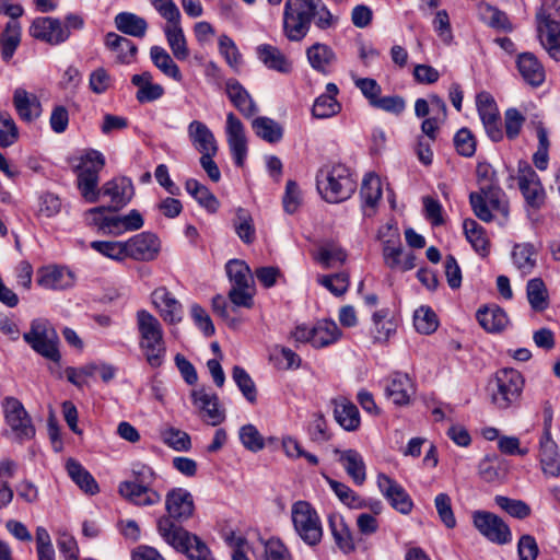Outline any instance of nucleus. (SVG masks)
<instances>
[{"mask_svg":"<svg viewBox=\"0 0 560 560\" xmlns=\"http://www.w3.org/2000/svg\"><path fill=\"white\" fill-rule=\"evenodd\" d=\"M232 377L246 400L254 405L257 401V388L249 374L241 366L233 368Z\"/></svg>","mask_w":560,"mask_h":560,"instance_id":"bf43d9fd","label":"nucleus"},{"mask_svg":"<svg viewBox=\"0 0 560 560\" xmlns=\"http://www.w3.org/2000/svg\"><path fill=\"white\" fill-rule=\"evenodd\" d=\"M136 319L140 336L139 346L148 364L151 368L161 366L166 354V346L160 320L147 310H139Z\"/></svg>","mask_w":560,"mask_h":560,"instance_id":"f257e3e1","label":"nucleus"},{"mask_svg":"<svg viewBox=\"0 0 560 560\" xmlns=\"http://www.w3.org/2000/svg\"><path fill=\"white\" fill-rule=\"evenodd\" d=\"M476 318L486 331L492 334L503 331L509 325V317L504 310L494 304L479 308Z\"/></svg>","mask_w":560,"mask_h":560,"instance_id":"c85d7f7f","label":"nucleus"},{"mask_svg":"<svg viewBox=\"0 0 560 560\" xmlns=\"http://www.w3.org/2000/svg\"><path fill=\"white\" fill-rule=\"evenodd\" d=\"M412 383L405 373H393L385 385L386 396L397 406H405L410 402Z\"/></svg>","mask_w":560,"mask_h":560,"instance_id":"bb28decb","label":"nucleus"},{"mask_svg":"<svg viewBox=\"0 0 560 560\" xmlns=\"http://www.w3.org/2000/svg\"><path fill=\"white\" fill-rule=\"evenodd\" d=\"M464 233L474 249L482 257L489 255L490 243L485 229L474 219H466L463 223Z\"/></svg>","mask_w":560,"mask_h":560,"instance_id":"79ce46f5","label":"nucleus"},{"mask_svg":"<svg viewBox=\"0 0 560 560\" xmlns=\"http://www.w3.org/2000/svg\"><path fill=\"white\" fill-rule=\"evenodd\" d=\"M30 34L50 45H59L70 36V32L63 28L61 21L50 16L35 19L30 27Z\"/></svg>","mask_w":560,"mask_h":560,"instance_id":"2eb2a0df","label":"nucleus"},{"mask_svg":"<svg viewBox=\"0 0 560 560\" xmlns=\"http://www.w3.org/2000/svg\"><path fill=\"white\" fill-rule=\"evenodd\" d=\"M162 439L165 444L177 452H186L191 447L190 436L176 428H167L162 432Z\"/></svg>","mask_w":560,"mask_h":560,"instance_id":"0e129e2a","label":"nucleus"},{"mask_svg":"<svg viewBox=\"0 0 560 560\" xmlns=\"http://www.w3.org/2000/svg\"><path fill=\"white\" fill-rule=\"evenodd\" d=\"M469 201L475 215L483 222L493 220L492 211L500 213L504 219L509 217V202L504 191L494 183H487L479 187V191L470 192Z\"/></svg>","mask_w":560,"mask_h":560,"instance_id":"39448f33","label":"nucleus"},{"mask_svg":"<svg viewBox=\"0 0 560 560\" xmlns=\"http://www.w3.org/2000/svg\"><path fill=\"white\" fill-rule=\"evenodd\" d=\"M164 33L175 59L178 61L186 60L189 57V49L184 31L180 26V20L166 24Z\"/></svg>","mask_w":560,"mask_h":560,"instance_id":"c9c22d12","label":"nucleus"},{"mask_svg":"<svg viewBox=\"0 0 560 560\" xmlns=\"http://www.w3.org/2000/svg\"><path fill=\"white\" fill-rule=\"evenodd\" d=\"M306 57L311 67L322 74H328L337 60L332 48L323 43H315L310 46L306 49Z\"/></svg>","mask_w":560,"mask_h":560,"instance_id":"c756f323","label":"nucleus"},{"mask_svg":"<svg viewBox=\"0 0 560 560\" xmlns=\"http://www.w3.org/2000/svg\"><path fill=\"white\" fill-rule=\"evenodd\" d=\"M377 487L390 505L401 514H409L413 503L406 490L385 474H378Z\"/></svg>","mask_w":560,"mask_h":560,"instance_id":"a211bd4d","label":"nucleus"},{"mask_svg":"<svg viewBox=\"0 0 560 560\" xmlns=\"http://www.w3.org/2000/svg\"><path fill=\"white\" fill-rule=\"evenodd\" d=\"M338 462L345 468L347 475L357 486H362L366 480V467L362 455L352 448L340 451L335 450Z\"/></svg>","mask_w":560,"mask_h":560,"instance_id":"a878e982","label":"nucleus"},{"mask_svg":"<svg viewBox=\"0 0 560 560\" xmlns=\"http://www.w3.org/2000/svg\"><path fill=\"white\" fill-rule=\"evenodd\" d=\"M23 339L40 355L54 362L60 361L61 355L57 348L58 336L48 320L34 319L30 331L23 335Z\"/></svg>","mask_w":560,"mask_h":560,"instance_id":"6e6552de","label":"nucleus"},{"mask_svg":"<svg viewBox=\"0 0 560 560\" xmlns=\"http://www.w3.org/2000/svg\"><path fill=\"white\" fill-rule=\"evenodd\" d=\"M252 127L259 138L269 143H276L282 139V127L271 118L257 117L253 120Z\"/></svg>","mask_w":560,"mask_h":560,"instance_id":"49530a36","label":"nucleus"},{"mask_svg":"<svg viewBox=\"0 0 560 560\" xmlns=\"http://www.w3.org/2000/svg\"><path fill=\"white\" fill-rule=\"evenodd\" d=\"M152 303L159 310L161 317L167 324H177L183 318L182 304L164 287L155 289L152 294Z\"/></svg>","mask_w":560,"mask_h":560,"instance_id":"aec40b11","label":"nucleus"},{"mask_svg":"<svg viewBox=\"0 0 560 560\" xmlns=\"http://www.w3.org/2000/svg\"><path fill=\"white\" fill-rule=\"evenodd\" d=\"M328 525L337 547L343 553L354 551L355 542L343 517L340 514L331 513L328 516Z\"/></svg>","mask_w":560,"mask_h":560,"instance_id":"473e14b6","label":"nucleus"},{"mask_svg":"<svg viewBox=\"0 0 560 560\" xmlns=\"http://www.w3.org/2000/svg\"><path fill=\"white\" fill-rule=\"evenodd\" d=\"M537 33L548 55L560 61V20H548L542 15V20L537 21Z\"/></svg>","mask_w":560,"mask_h":560,"instance_id":"4be33fe9","label":"nucleus"},{"mask_svg":"<svg viewBox=\"0 0 560 560\" xmlns=\"http://www.w3.org/2000/svg\"><path fill=\"white\" fill-rule=\"evenodd\" d=\"M219 50L228 65L237 71L241 66L242 56L233 39L228 35H221L219 38Z\"/></svg>","mask_w":560,"mask_h":560,"instance_id":"338daca9","label":"nucleus"},{"mask_svg":"<svg viewBox=\"0 0 560 560\" xmlns=\"http://www.w3.org/2000/svg\"><path fill=\"white\" fill-rule=\"evenodd\" d=\"M316 186L323 198L331 203L347 200L355 191L357 183L342 164L324 165L316 175Z\"/></svg>","mask_w":560,"mask_h":560,"instance_id":"f03ea898","label":"nucleus"},{"mask_svg":"<svg viewBox=\"0 0 560 560\" xmlns=\"http://www.w3.org/2000/svg\"><path fill=\"white\" fill-rule=\"evenodd\" d=\"M185 189L194 199L209 212H215L219 208V200L208 187L197 179L190 178L185 183Z\"/></svg>","mask_w":560,"mask_h":560,"instance_id":"a18cd8bd","label":"nucleus"},{"mask_svg":"<svg viewBox=\"0 0 560 560\" xmlns=\"http://www.w3.org/2000/svg\"><path fill=\"white\" fill-rule=\"evenodd\" d=\"M118 491L121 497L139 506L154 505L161 501L158 491L142 483L124 481L119 485Z\"/></svg>","mask_w":560,"mask_h":560,"instance_id":"b1692460","label":"nucleus"},{"mask_svg":"<svg viewBox=\"0 0 560 560\" xmlns=\"http://www.w3.org/2000/svg\"><path fill=\"white\" fill-rule=\"evenodd\" d=\"M194 405L200 410L207 422L213 427L222 423L225 419V412L219 407V397L217 394L198 388L191 393Z\"/></svg>","mask_w":560,"mask_h":560,"instance_id":"6ab92c4d","label":"nucleus"},{"mask_svg":"<svg viewBox=\"0 0 560 560\" xmlns=\"http://www.w3.org/2000/svg\"><path fill=\"white\" fill-rule=\"evenodd\" d=\"M514 265L524 275L532 272L536 266V249L529 243L515 244L512 250Z\"/></svg>","mask_w":560,"mask_h":560,"instance_id":"de8ad7c7","label":"nucleus"},{"mask_svg":"<svg viewBox=\"0 0 560 560\" xmlns=\"http://www.w3.org/2000/svg\"><path fill=\"white\" fill-rule=\"evenodd\" d=\"M160 536L176 551L186 555L189 560H214L206 542L185 528H174L168 521H162Z\"/></svg>","mask_w":560,"mask_h":560,"instance_id":"20e7f679","label":"nucleus"},{"mask_svg":"<svg viewBox=\"0 0 560 560\" xmlns=\"http://www.w3.org/2000/svg\"><path fill=\"white\" fill-rule=\"evenodd\" d=\"M360 195L364 205L374 207L382 197V184L380 177L372 173L365 175L362 182Z\"/></svg>","mask_w":560,"mask_h":560,"instance_id":"6e6d98bb","label":"nucleus"},{"mask_svg":"<svg viewBox=\"0 0 560 560\" xmlns=\"http://www.w3.org/2000/svg\"><path fill=\"white\" fill-rule=\"evenodd\" d=\"M291 520L299 537L308 546H316L323 538V526L316 510L307 501L292 504Z\"/></svg>","mask_w":560,"mask_h":560,"instance_id":"0eeeda50","label":"nucleus"},{"mask_svg":"<svg viewBox=\"0 0 560 560\" xmlns=\"http://www.w3.org/2000/svg\"><path fill=\"white\" fill-rule=\"evenodd\" d=\"M479 16L483 23L488 26L502 31H512V24L510 23L508 15L489 4L479 5Z\"/></svg>","mask_w":560,"mask_h":560,"instance_id":"3c124183","label":"nucleus"},{"mask_svg":"<svg viewBox=\"0 0 560 560\" xmlns=\"http://www.w3.org/2000/svg\"><path fill=\"white\" fill-rule=\"evenodd\" d=\"M517 69L525 82L539 86L545 81V69L532 52H523L517 57Z\"/></svg>","mask_w":560,"mask_h":560,"instance_id":"2f4dec72","label":"nucleus"},{"mask_svg":"<svg viewBox=\"0 0 560 560\" xmlns=\"http://www.w3.org/2000/svg\"><path fill=\"white\" fill-rule=\"evenodd\" d=\"M334 417L338 424L347 431H354L360 425L357 406L346 398L334 399Z\"/></svg>","mask_w":560,"mask_h":560,"instance_id":"f704fd0d","label":"nucleus"},{"mask_svg":"<svg viewBox=\"0 0 560 560\" xmlns=\"http://www.w3.org/2000/svg\"><path fill=\"white\" fill-rule=\"evenodd\" d=\"M314 0H285L282 30L290 42H301L308 33L316 14Z\"/></svg>","mask_w":560,"mask_h":560,"instance_id":"7ed1b4c3","label":"nucleus"},{"mask_svg":"<svg viewBox=\"0 0 560 560\" xmlns=\"http://www.w3.org/2000/svg\"><path fill=\"white\" fill-rule=\"evenodd\" d=\"M187 131L189 139L197 151L201 154H217L218 145L214 135L205 122L192 120L188 125Z\"/></svg>","mask_w":560,"mask_h":560,"instance_id":"cd10ccee","label":"nucleus"},{"mask_svg":"<svg viewBox=\"0 0 560 560\" xmlns=\"http://www.w3.org/2000/svg\"><path fill=\"white\" fill-rule=\"evenodd\" d=\"M225 93L235 108L246 118L253 117L258 108L246 89L236 80L225 82Z\"/></svg>","mask_w":560,"mask_h":560,"instance_id":"393cba45","label":"nucleus"},{"mask_svg":"<svg viewBox=\"0 0 560 560\" xmlns=\"http://www.w3.org/2000/svg\"><path fill=\"white\" fill-rule=\"evenodd\" d=\"M225 269L232 287H250L253 277L245 261L232 259L226 264Z\"/></svg>","mask_w":560,"mask_h":560,"instance_id":"603ef678","label":"nucleus"},{"mask_svg":"<svg viewBox=\"0 0 560 560\" xmlns=\"http://www.w3.org/2000/svg\"><path fill=\"white\" fill-rule=\"evenodd\" d=\"M166 515L158 520V533L162 521H168L174 528H184L180 524L189 520L195 512V503L191 493L183 488L170 490L165 497Z\"/></svg>","mask_w":560,"mask_h":560,"instance_id":"1a4fd4ad","label":"nucleus"},{"mask_svg":"<svg viewBox=\"0 0 560 560\" xmlns=\"http://www.w3.org/2000/svg\"><path fill=\"white\" fill-rule=\"evenodd\" d=\"M105 45L108 49L117 54V60L120 63H130L138 51V47L135 43L113 32L106 34Z\"/></svg>","mask_w":560,"mask_h":560,"instance_id":"ea45409f","label":"nucleus"},{"mask_svg":"<svg viewBox=\"0 0 560 560\" xmlns=\"http://www.w3.org/2000/svg\"><path fill=\"white\" fill-rule=\"evenodd\" d=\"M517 179L526 203L539 209L545 203L546 194L536 172L527 163L520 164Z\"/></svg>","mask_w":560,"mask_h":560,"instance_id":"ddd939ff","label":"nucleus"},{"mask_svg":"<svg viewBox=\"0 0 560 560\" xmlns=\"http://www.w3.org/2000/svg\"><path fill=\"white\" fill-rule=\"evenodd\" d=\"M2 407L5 421L15 438L20 442L32 440L35 436V428L22 402L15 397H5Z\"/></svg>","mask_w":560,"mask_h":560,"instance_id":"9d476101","label":"nucleus"},{"mask_svg":"<svg viewBox=\"0 0 560 560\" xmlns=\"http://www.w3.org/2000/svg\"><path fill=\"white\" fill-rule=\"evenodd\" d=\"M1 57L9 62L21 43V24L18 21H9L0 36Z\"/></svg>","mask_w":560,"mask_h":560,"instance_id":"c03bdc74","label":"nucleus"},{"mask_svg":"<svg viewBox=\"0 0 560 560\" xmlns=\"http://www.w3.org/2000/svg\"><path fill=\"white\" fill-rule=\"evenodd\" d=\"M101 195L110 199L109 211L117 212L125 208L135 195L132 182L125 177H115L101 187Z\"/></svg>","mask_w":560,"mask_h":560,"instance_id":"dca6fc26","label":"nucleus"},{"mask_svg":"<svg viewBox=\"0 0 560 560\" xmlns=\"http://www.w3.org/2000/svg\"><path fill=\"white\" fill-rule=\"evenodd\" d=\"M347 258L346 252L335 243H325L318 248L316 259L325 268L331 267L335 262H345Z\"/></svg>","mask_w":560,"mask_h":560,"instance_id":"680f3d73","label":"nucleus"},{"mask_svg":"<svg viewBox=\"0 0 560 560\" xmlns=\"http://www.w3.org/2000/svg\"><path fill=\"white\" fill-rule=\"evenodd\" d=\"M389 237L383 242V259L385 266L390 269H399L401 271L411 270L416 267V256L413 253L404 252L397 230H393L390 225L386 226Z\"/></svg>","mask_w":560,"mask_h":560,"instance_id":"9b49d317","label":"nucleus"},{"mask_svg":"<svg viewBox=\"0 0 560 560\" xmlns=\"http://www.w3.org/2000/svg\"><path fill=\"white\" fill-rule=\"evenodd\" d=\"M115 26L122 34L142 38L148 31L147 21L131 12H120L115 16Z\"/></svg>","mask_w":560,"mask_h":560,"instance_id":"58836bf2","label":"nucleus"},{"mask_svg":"<svg viewBox=\"0 0 560 560\" xmlns=\"http://www.w3.org/2000/svg\"><path fill=\"white\" fill-rule=\"evenodd\" d=\"M526 294L534 311L542 312L548 307V291L540 278H534L527 282Z\"/></svg>","mask_w":560,"mask_h":560,"instance_id":"09e8293b","label":"nucleus"},{"mask_svg":"<svg viewBox=\"0 0 560 560\" xmlns=\"http://www.w3.org/2000/svg\"><path fill=\"white\" fill-rule=\"evenodd\" d=\"M37 283L47 290H65L74 284V276L65 267L47 266L38 270Z\"/></svg>","mask_w":560,"mask_h":560,"instance_id":"5701e85b","label":"nucleus"},{"mask_svg":"<svg viewBox=\"0 0 560 560\" xmlns=\"http://www.w3.org/2000/svg\"><path fill=\"white\" fill-rule=\"evenodd\" d=\"M338 92L339 90L335 83H328L326 85V93L319 95L313 104L312 115L314 118L326 119L340 112L341 105L336 100Z\"/></svg>","mask_w":560,"mask_h":560,"instance_id":"7c9ffc66","label":"nucleus"},{"mask_svg":"<svg viewBox=\"0 0 560 560\" xmlns=\"http://www.w3.org/2000/svg\"><path fill=\"white\" fill-rule=\"evenodd\" d=\"M238 435L243 446L250 452L256 453L265 447L264 436L254 424L241 427Z\"/></svg>","mask_w":560,"mask_h":560,"instance_id":"e2e57ef3","label":"nucleus"},{"mask_svg":"<svg viewBox=\"0 0 560 560\" xmlns=\"http://www.w3.org/2000/svg\"><path fill=\"white\" fill-rule=\"evenodd\" d=\"M523 385L524 380L520 372L514 369L500 370L488 386L491 402L499 409L509 408L520 398Z\"/></svg>","mask_w":560,"mask_h":560,"instance_id":"423d86ee","label":"nucleus"},{"mask_svg":"<svg viewBox=\"0 0 560 560\" xmlns=\"http://www.w3.org/2000/svg\"><path fill=\"white\" fill-rule=\"evenodd\" d=\"M12 103L18 116L25 122H33L42 116L43 107L39 98L23 88L14 90Z\"/></svg>","mask_w":560,"mask_h":560,"instance_id":"412c9836","label":"nucleus"},{"mask_svg":"<svg viewBox=\"0 0 560 560\" xmlns=\"http://www.w3.org/2000/svg\"><path fill=\"white\" fill-rule=\"evenodd\" d=\"M100 175L90 172L77 174V186L85 201L93 203L98 201L101 188H98Z\"/></svg>","mask_w":560,"mask_h":560,"instance_id":"8fccbe9b","label":"nucleus"},{"mask_svg":"<svg viewBox=\"0 0 560 560\" xmlns=\"http://www.w3.org/2000/svg\"><path fill=\"white\" fill-rule=\"evenodd\" d=\"M225 131L235 164L242 167L247 155V139L244 125L233 113L226 115Z\"/></svg>","mask_w":560,"mask_h":560,"instance_id":"f3484780","label":"nucleus"},{"mask_svg":"<svg viewBox=\"0 0 560 560\" xmlns=\"http://www.w3.org/2000/svg\"><path fill=\"white\" fill-rule=\"evenodd\" d=\"M258 59L268 68L281 73L292 70V62L278 48L269 44H261L256 48Z\"/></svg>","mask_w":560,"mask_h":560,"instance_id":"72a5a7b5","label":"nucleus"},{"mask_svg":"<svg viewBox=\"0 0 560 560\" xmlns=\"http://www.w3.org/2000/svg\"><path fill=\"white\" fill-rule=\"evenodd\" d=\"M327 481L331 490L345 505L350 509H363L365 506L363 499L347 485L330 478H328Z\"/></svg>","mask_w":560,"mask_h":560,"instance_id":"4d7b16f0","label":"nucleus"},{"mask_svg":"<svg viewBox=\"0 0 560 560\" xmlns=\"http://www.w3.org/2000/svg\"><path fill=\"white\" fill-rule=\"evenodd\" d=\"M413 325L420 334L430 335L436 330L439 322L430 307L421 306L415 312Z\"/></svg>","mask_w":560,"mask_h":560,"instance_id":"052dcab7","label":"nucleus"},{"mask_svg":"<svg viewBox=\"0 0 560 560\" xmlns=\"http://www.w3.org/2000/svg\"><path fill=\"white\" fill-rule=\"evenodd\" d=\"M261 560H293V558L283 541L272 537L264 542Z\"/></svg>","mask_w":560,"mask_h":560,"instance_id":"69168bd1","label":"nucleus"},{"mask_svg":"<svg viewBox=\"0 0 560 560\" xmlns=\"http://www.w3.org/2000/svg\"><path fill=\"white\" fill-rule=\"evenodd\" d=\"M270 359L276 362L280 369H298L301 365V358L290 348L275 347Z\"/></svg>","mask_w":560,"mask_h":560,"instance_id":"774afa93","label":"nucleus"},{"mask_svg":"<svg viewBox=\"0 0 560 560\" xmlns=\"http://www.w3.org/2000/svg\"><path fill=\"white\" fill-rule=\"evenodd\" d=\"M341 337V330L331 319L318 320L313 326V347L324 348L335 343Z\"/></svg>","mask_w":560,"mask_h":560,"instance_id":"a19ab883","label":"nucleus"},{"mask_svg":"<svg viewBox=\"0 0 560 560\" xmlns=\"http://www.w3.org/2000/svg\"><path fill=\"white\" fill-rule=\"evenodd\" d=\"M150 57L153 65L165 75L174 79L177 82L183 80L179 67L172 59L171 55L160 46H152L150 48Z\"/></svg>","mask_w":560,"mask_h":560,"instance_id":"37998d69","label":"nucleus"},{"mask_svg":"<svg viewBox=\"0 0 560 560\" xmlns=\"http://www.w3.org/2000/svg\"><path fill=\"white\" fill-rule=\"evenodd\" d=\"M233 226L238 237L245 244H252L255 241V226L249 212L243 208H238L235 212Z\"/></svg>","mask_w":560,"mask_h":560,"instance_id":"864d4df0","label":"nucleus"},{"mask_svg":"<svg viewBox=\"0 0 560 560\" xmlns=\"http://www.w3.org/2000/svg\"><path fill=\"white\" fill-rule=\"evenodd\" d=\"M66 469L69 477L75 485L89 494L98 492V485L94 477L74 458L66 462Z\"/></svg>","mask_w":560,"mask_h":560,"instance_id":"4c0bfd02","label":"nucleus"},{"mask_svg":"<svg viewBox=\"0 0 560 560\" xmlns=\"http://www.w3.org/2000/svg\"><path fill=\"white\" fill-rule=\"evenodd\" d=\"M91 247L105 257L116 261H124L127 259L126 241H94Z\"/></svg>","mask_w":560,"mask_h":560,"instance_id":"13d9d810","label":"nucleus"},{"mask_svg":"<svg viewBox=\"0 0 560 560\" xmlns=\"http://www.w3.org/2000/svg\"><path fill=\"white\" fill-rule=\"evenodd\" d=\"M539 446L540 464L544 472L552 477H558L560 475V462L556 442L551 436H541Z\"/></svg>","mask_w":560,"mask_h":560,"instance_id":"e433bc0d","label":"nucleus"},{"mask_svg":"<svg viewBox=\"0 0 560 560\" xmlns=\"http://www.w3.org/2000/svg\"><path fill=\"white\" fill-rule=\"evenodd\" d=\"M127 259L136 261H152L161 250L159 237L151 232H141L126 241Z\"/></svg>","mask_w":560,"mask_h":560,"instance_id":"f8f14e48","label":"nucleus"},{"mask_svg":"<svg viewBox=\"0 0 560 560\" xmlns=\"http://www.w3.org/2000/svg\"><path fill=\"white\" fill-rule=\"evenodd\" d=\"M472 518L476 528L490 541L503 545L511 540L509 526L495 514L477 511Z\"/></svg>","mask_w":560,"mask_h":560,"instance_id":"4468645a","label":"nucleus"},{"mask_svg":"<svg viewBox=\"0 0 560 560\" xmlns=\"http://www.w3.org/2000/svg\"><path fill=\"white\" fill-rule=\"evenodd\" d=\"M78 161V164L74 165V172L77 174L90 172L94 175H100V172L105 165L104 155L100 151L93 149L85 151Z\"/></svg>","mask_w":560,"mask_h":560,"instance_id":"5fc2aeb1","label":"nucleus"}]
</instances>
